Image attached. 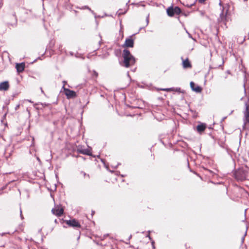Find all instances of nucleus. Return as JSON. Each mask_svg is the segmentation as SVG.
Wrapping results in <instances>:
<instances>
[{
    "label": "nucleus",
    "instance_id": "f257e3e1",
    "mask_svg": "<svg viewBox=\"0 0 249 249\" xmlns=\"http://www.w3.org/2000/svg\"><path fill=\"white\" fill-rule=\"evenodd\" d=\"M123 57L124 59L122 66L128 68L133 65L136 62L135 57L130 53V52L127 49H124L123 53Z\"/></svg>",
    "mask_w": 249,
    "mask_h": 249
},
{
    "label": "nucleus",
    "instance_id": "f03ea898",
    "mask_svg": "<svg viewBox=\"0 0 249 249\" xmlns=\"http://www.w3.org/2000/svg\"><path fill=\"white\" fill-rule=\"evenodd\" d=\"M247 172L242 169L236 171L234 173V176L236 179L243 181L247 178Z\"/></svg>",
    "mask_w": 249,
    "mask_h": 249
},
{
    "label": "nucleus",
    "instance_id": "7ed1b4c3",
    "mask_svg": "<svg viewBox=\"0 0 249 249\" xmlns=\"http://www.w3.org/2000/svg\"><path fill=\"white\" fill-rule=\"evenodd\" d=\"M180 12L181 10L178 6L175 7H170L167 9V14L169 17H173L175 15H179Z\"/></svg>",
    "mask_w": 249,
    "mask_h": 249
},
{
    "label": "nucleus",
    "instance_id": "20e7f679",
    "mask_svg": "<svg viewBox=\"0 0 249 249\" xmlns=\"http://www.w3.org/2000/svg\"><path fill=\"white\" fill-rule=\"evenodd\" d=\"M63 89L65 91V94L66 95L67 98H73L76 96V92L73 90H70V89L65 88V85L63 86Z\"/></svg>",
    "mask_w": 249,
    "mask_h": 249
},
{
    "label": "nucleus",
    "instance_id": "39448f33",
    "mask_svg": "<svg viewBox=\"0 0 249 249\" xmlns=\"http://www.w3.org/2000/svg\"><path fill=\"white\" fill-rule=\"evenodd\" d=\"M246 110H245L244 114V124H246L247 123L249 124V104L247 103H245Z\"/></svg>",
    "mask_w": 249,
    "mask_h": 249
},
{
    "label": "nucleus",
    "instance_id": "423d86ee",
    "mask_svg": "<svg viewBox=\"0 0 249 249\" xmlns=\"http://www.w3.org/2000/svg\"><path fill=\"white\" fill-rule=\"evenodd\" d=\"M66 223L70 226L72 227H80V224L79 223L75 220V219L69 220L66 221Z\"/></svg>",
    "mask_w": 249,
    "mask_h": 249
},
{
    "label": "nucleus",
    "instance_id": "0eeeda50",
    "mask_svg": "<svg viewBox=\"0 0 249 249\" xmlns=\"http://www.w3.org/2000/svg\"><path fill=\"white\" fill-rule=\"evenodd\" d=\"M134 46V40L130 37L127 38L124 42V44L123 45V47H133Z\"/></svg>",
    "mask_w": 249,
    "mask_h": 249
},
{
    "label": "nucleus",
    "instance_id": "6e6552de",
    "mask_svg": "<svg viewBox=\"0 0 249 249\" xmlns=\"http://www.w3.org/2000/svg\"><path fill=\"white\" fill-rule=\"evenodd\" d=\"M77 151L79 153H81L84 155L89 156H90L91 155V152L89 149L83 148L81 146H78L77 147Z\"/></svg>",
    "mask_w": 249,
    "mask_h": 249
},
{
    "label": "nucleus",
    "instance_id": "1a4fd4ad",
    "mask_svg": "<svg viewBox=\"0 0 249 249\" xmlns=\"http://www.w3.org/2000/svg\"><path fill=\"white\" fill-rule=\"evenodd\" d=\"M190 87L192 90L196 93H200L202 91V88L198 85H196L195 83L192 81L190 82Z\"/></svg>",
    "mask_w": 249,
    "mask_h": 249
},
{
    "label": "nucleus",
    "instance_id": "9d476101",
    "mask_svg": "<svg viewBox=\"0 0 249 249\" xmlns=\"http://www.w3.org/2000/svg\"><path fill=\"white\" fill-rule=\"evenodd\" d=\"M52 212L55 215L60 216L63 213V209L62 208H55L53 209Z\"/></svg>",
    "mask_w": 249,
    "mask_h": 249
},
{
    "label": "nucleus",
    "instance_id": "9b49d317",
    "mask_svg": "<svg viewBox=\"0 0 249 249\" xmlns=\"http://www.w3.org/2000/svg\"><path fill=\"white\" fill-rule=\"evenodd\" d=\"M9 85L8 81H4L0 83V90L6 91L8 89Z\"/></svg>",
    "mask_w": 249,
    "mask_h": 249
},
{
    "label": "nucleus",
    "instance_id": "f8f14e48",
    "mask_svg": "<svg viewBox=\"0 0 249 249\" xmlns=\"http://www.w3.org/2000/svg\"><path fill=\"white\" fill-rule=\"evenodd\" d=\"M206 128V125L205 124H201L196 126V130L200 134L202 133Z\"/></svg>",
    "mask_w": 249,
    "mask_h": 249
},
{
    "label": "nucleus",
    "instance_id": "ddd939ff",
    "mask_svg": "<svg viewBox=\"0 0 249 249\" xmlns=\"http://www.w3.org/2000/svg\"><path fill=\"white\" fill-rule=\"evenodd\" d=\"M16 68L18 72H22L24 70L25 64L24 63L17 64Z\"/></svg>",
    "mask_w": 249,
    "mask_h": 249
},
{
    "label": "nucleus",
    "instance_id": "4468645a",
    "mask_svg": "<svg viewBox=\"0 0 249 249\" xmlns=\"http://www.w3.org/2000/svg\"><path fill=\"white\" fill-rule=\"evenodd\" d=\"M182 65L183 67L185 69L191 67V65L187 58L185 60H183Z\"/></svg>",
    "mask_w": 249,
    "mask_h": 249
},
{
    "label": "nucleus",
    "instance_id": "2eb2a0df",
    "mask_svg": "<svg viewBox=\"0 0 249 249\" xmlns=\"http://www.w3.org/2000/svg\"><path fill=\"white\" fill-rule=\"evenodd\" d=\"M160 90L163 91H170L173 90V88H165V89H160Z\"/></svg>",
    "mask_w": 249,
    "mask_h": 249
},
{
    "label": "nucleus",
    "instance_id": "dca6fc26",
    "mask_svg": "<svg viewBox=\"0 0 249 249\" xmlns=\"http://www.w3.org/2000/svg\"><path fill=\"white\" fill-rule=\"evenodd\" d=\"M81 173L83 175V177H84V178H88V179H89V175H87V174H86L85 172H81Z\"/></svg>",
    "mask_w": 249,
    "mask_h": 249
},
{
    "label": "nucleus",
    "instance_id": "f3484780",
    "mask_svg": "<svg viewBox=\"0 0 249 249\" xmlns=\"http://www.w3.org/2000/svg\"><path fill=\"white\" fill-rule=\"evenodd\" d=\"M82 9H89V11H91V12H93L92 11H91V10L90 9V8H89L88 6H85L84 7H83Z\"/></svg>",
    "mask_w": 249,
    "mask_h": 249
},
{
    "label": "nucleus",
    "instance_id": "a211bd4d",
    "mask_svg": "<svg viewBox=\"0 0 249 249\" xmlns=\"http://www.w3.org/2000/svg\"><path fill=\"white\" fill-rule=\"evenodd\" d=\"M93 76H95V77H97L98 76V73L95 71H94Z\"/></svg>",
    "mask_w": 249,
    "mask_h": 249
},
{
    "label": "nucleus",
    "instance_id": "6ab92c4d",
    "mask_svg": "<svg viewBox=\"0 0 249 249\" xmlns=\"http://www.w3.org/2000/svg\"><path fill=\"white\" fill-rule=\"evenodd\" d=\"M20 217L21 219H23V215L22 214V211H21V209L20 208Z\"/></svg>",
    "mask_w": 249,
    "mask_h": 249
},
{
    "label": "nucleus",
    "instance_id": "aec40b11",
    "mask_svg": "<svg viewBox=\"0 0 249 249\" xmlns=\"http://www.w3.org/2000/svg\"><path fill=\"white\" fill-rule=\"evenodd\" d=\"M108 234H105V235L103 236V237L101 238V240H103V239H104L106 238V237H107V236H108Z\"/></svg>",
    "mask_w": 249,
    "mask_h": 249
},
{
    "label": "nucleus",
    "instance_id": "412c9836",
    "mask_svg": "<svg viewBox=\"0 0 249 249\" xmlns=\"http://www.w3.org/2000/svg\"><path fill=\"white\" fill-rule=\"evenodd\" d=\"M186 32L188 34L189 37L190 38H192V36L190 35V33H189L188 32V31H187V30L186 31Z\"/></svg>",
    "mask_w": 249,
    "mask_h": 249
},
{
    "label": "nucleus",
    "instance_id": "4be33fe9",
    "mask_svg": "<svg viewBox=\"0 0 249 249\" xmlns=\"http://www.w3.org/2000/svg\"><path fill=\"white\" fill-rule=\"evenodd\" d=\"M206 0H199V2L200 3H203Z\"/></svg>",
    "mask_w": 249,
    "mask_h": 249
},
{
    "label": "nucleus",
    "instance_id": "5701e85b",
    "mask_svg": "<svg viewBox=\"0 0 249 249\" xmlns=\"http://www.w3.org/2000/svg\"><path fill=\"white\" fill-rule=\"evenodd\" d=\"M223 9L222 10V11L221 12V13L220 14V16L222 17V16H223V15H224V13H223Z\"/></svg>",
    "mask_w": 249,
    "mask_h": 249
},
{
    "label": "nucleus",
    "instance_id": "b1692460",
    "mask_svg": "<svg viewBox=\"0 0 249 249\" xmlns=\"http://www.w3.org/2000/svg\"><path fill=\"white\" fill-rule=\"evenodd\" d=\"M19 107V105H18L16 107H15V109H16V110L18 109V108Z\"/></svg>",
    "mask_w": 249,
    "mask_h": 249
},
{
    "label": "nucleus",
    "instance_id": "393cba45",
    "mask_svg": "<svg viewBox=\"0 0 249 249\" xmlns=\"http://www.w3.org/2000/svg\"><path fill=\"white\" fill-rule=\"evenodd\" d=\"M148 16H147V18H146V22H147V25L148 24V22H149V21H148Z\"/></svg>",
    "mask_w": 249,
    "mask_h": 249
},
{
    "label": "nucleus",
    "instance_id": "a878e982",
    "mask_svg": "<svg viewBox=\"0 0 249 249\" xmlns=\"http://www.w3.org/2000/svg\"><path fill=\"white\" fill-rule=\"evenodd\" d=\"M37 160L38 161H40V160H39V159L38 158H37Z\"/></svg>",
    "mask_w": 249,
    "mask_h": 249
},
{
    "label": "nucleus",
    "instance_id": "bb28decb",
    "mask_svg": "<svg viewBox=\"0 0 249 249\" xmlns=\"http://www.w3.org/2000/svg\"><path fill=\"white\" fill-rule=\"evenodd\" d=\"M121 12H119V13H118V15H121Z\"/></svg>",
    "mask_w": 249,
    "mask_h": 249
},
{
    "label": "nucleus",
    "instance_id": "cd10ccee",
    "mask_svg": "<svg viewBox=\"0 0 249 249\" xmlns=\"http://www.w3.org/2000/svg\"><path fill=\"white\" fill-rule=\"evenodd\" d=\"M41 91H42V92H43V91L42 88H41Z\"/></svg>",
    "mask_w": 249,
    "mask_h": 249
},
{
    "label": "nucleus",
    "instance_id": "c85d7f7f",
    "mask_svg": "<svg viewBox=\"0 0 249 249\" xmlns=\"http://www.w3.org/2000/svg\"><path fill=\"white\" fill-rule=\"evenodd\" d=\"M219 5H221V2L219 3Z\"/></svg>",
    "mask_w": 249,
    "mask_h": 249
},
{
    "label": "nucleus",
    "instance_id": "c756f323",
    "mask_svg": "<svg viewBox=\"0 0 249 249\" xmlns=\"http://www.w3.org/2000/svg\"><path fill=\"white\" fill-rule=\"evenodd\" d=\"M148 237H149V238L150 239V237L149 235H148Z\"/></svg>",
    "mask_w": 249,
    "mask_h": 249
},
{
    "label": "nucleus",
    "instance_id": "7c9ffc66",
    "mask_svg": "<svg viewBox=\"0 0 249 249\" xmlns=\"http://www.w3.org/2000/svg\"><path fill=\"white\" fill-rule=\"evenodd\" d=\"M245 1H247V0H244Z\"/></svg>",
    "mask_w": 249,
    "mask_h": 249
}]
</instances>
